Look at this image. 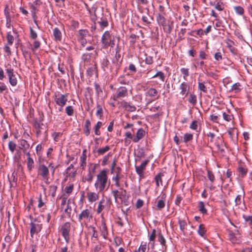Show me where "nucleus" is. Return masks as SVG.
Wrapping results in <instances>:
<instances>
[{"label": "nucleus", "mask_w": 252, "mask_h": 252, "mask_svg": "<svg viewBox=\"0 0 252 252\" xmlns=\"http://www.w3.org/2000/svg\"><path fill=\"white\" fill-rule=\"evenodd\" d=\"M94 187L98 190V192H104L107 190L109 187V182L106 169L100 171L97 175Z\"/></svg>", "instance_id": "obj_1"}, {"label": "nucleus", "mask_w": 252, "mask_h": 252, "mask_svg": "<svg viewBox=\"0 0 252 252\" xmlns=\"http://www.w3.org/2000/svg\"><path fill=\"white\" fill-rule=\"evenodd\" d=\"M67 96L66 94H61L59 92L56 93L54 94V100L56 103L63 108L67 101Z\"/></svg>", "instance_id": "obj_2"}, {"label": "nucleus", "mask_w": 252, "mask_h": 252, "mask_svg": "<svg viewBox=\"0 0 252 252\" xmlns=\"http://www.w3.org/2000/svg\"><path fill=\"white\" fill-rule=\"evenodd\" d=\"M71 229V224L66 222L62 226L61 231L66 243H68L70 240L69 233Z\"/></svg>", "instance_id": "obj_3"}, {"label": "nucleus", "mask_w": 252, "mask_h": 252, "mask_svg": "<svg viewBox=\"0 0 252 252\" xmlns=\"http://www.w3.org/2000/svg\"><path fill=\"white\" fill-rule=\"evenodd\" d=\"M97 164L94 163H90L88 168V173L85 177V180L89 183H91L94 177L95 173L96 167Z\"/></svg>", "instance_id": "obj_4"}, {"label": "nucleus", "mask_w": 252, "mask_h": 252, "mask_svg": "<svg viewBox=\"0 0 252 252\" xmlns=\"http://www.w3.org/2000/svg\"><path fill=\"white\" fill-rule=\"evenodd\" d=\"M92 218L93 216L92 215L91 210L90 209H86L82 211L79 215L78 220L82 224V221H90Z\"/></svg>", "instance_id": "obj_5"}, {"label": "nucleus", "mask_w": 252, "mask_h": 252, "mask_svg": "<svg viewBox=\"0 0 252 252\" xmlns=\"http://www.w3.org/2000/svg\"><path fill=\"white\" fill-rule=\"evenodd\" d=\"M128 95L127 89L123 86L120 87L117 90V93L113 96V99L117 100Z\"/></svg>", "instance_id": "obj_6"}, {"label": "nucleus", "mask_w": 252, "mask_h": 252, "mask_svg": "<svg viewBox=\"0 0 252 252\" xmlns=\"http://www.w3.org/2000/svg\"><path fill=\"white\" fill-rule=\"evenodd\" d=\"M111 35L109 31L104 32L102 36L101 42L102 44V48L107 49L109 46V43L112 38Z\"/></svg>", "instance_id": "obj_7"}, {"label": "nucleus", "mask_w": 252, "mask_h": 252, "mask_svg": "<svg viewBox=\"0 0 252 252\" xmlns=\"http://www.w3.org/2000/svg\"><path fill=\"white\" fill-rule=\"evenodd\" d=\"M6 72L7 74L9 82L12 86H15L17 84V80L14 73V70L13 68L9 67L6 69Z\"/></svg>", "instance_id": "obj_8"}, {"label": "nucleus", "mask_w": 252, "mask_h": 252, "mask_svg": "<svg viewBox=\"0 0 252 252\" xmlns=\"http://www.w3.org/2000/svg\"><path fill=\"white\" fill-rule=\"evenodd\" d=\"M31 230L30 234L32 238L33 237L34 234L38 233L42 229V224L39 223H35L31 222L30 223Z\"/></svg>", "instance_id": "obj_9"}, {"label": "nucleus", "mask_w": 252, "mask_h": 252, "mask_svg": "<svg viewBox=\"0 0 252 252\" xmlns=\"http://www.w3.org/2000/svg\"><path fill=\"white\" fill-rule=\"evenodd\" d=\"M38 174L44 179H48L49 175V170L47 166L44 164L39 166Z\"/></svg>", "instance_id": "obj_10"}, {"label": "nucleus", "mask_w": 252, "mask_h": 252, "mask_svg": "<svg viewBox=\"0 0 252 252\" xmlns=\"http://www.w3.org/2000/svg\"><path fill=\"white\" fill-rule=\"evenodd\" d=\"M149 162V160L147 159L143 161L139 166L135 165L136 173L141 176L143 174V171L146 169V167Z\"/></svg>", "instance_id": "obj_11"}, {"label": "nucleus", "mask_w": 252, "mask_h": 252, "mask_svg": "<svg viewBox=\"0 0 252 252\" xmlns=\"http://www.w3.org/2000/svg\"><path fill=\"white\" fill-rule=\"evenodd\" d=\"M95 15L96 16V19L97 20V23L99 25L100 28L101 29H103L105 27H107L108 25V23L107 19L106 17L103 15V14H101V17H99L96 16L95 13Z\"/></svg>", "instance_id": "obj_12"}, {"label": "nucleus", "mask_w": 252, "mask_h": 252, "mask_svg": "<svg viewBox=\"0 0 252 252\" xmlns=\"http://www.w3.org/2000/svg\"><path fill=\"white\" fill-rule=\"evenodd\" d=\"M18 142L19 144V149L22 150L23 152L28 151L32 147V145L30 147V144L25 139H20Z\"/></svg>", "instance_id": "obj_13"}, {"label": "nucleus", "mask_w": 252, "mask_h": 252, "mask_svg": "<svg viewBox=\"0 0 252 252\" xmlns=\"http://www.w3.org/2000/svg\"><path fill=\"white\" fill-rule=\"evenodd\" d=\"M166 195L165 192H162L160 198L158 200L157 207L159 210L162 209L165 205Z\"/></svg>", "instance_id": "obj_14"}, {"label": "nucleus", "mask_w": 252, "mask_h": 252, "mask_svg": "<svg viewBox=\"0 0 252 252\" xmlns=\"http://www.w3.org/2000/svg\"><path fill=\"white\" fill-rule=\"evenodd\" d=\"M121 106L125 110L132 112L136 111V107L134 105H130L129 103L123 101L121 102Z\"/></svg>", "instance_id": "obj_15"}, {"label": "nucleus", "mask_w": 252, "mask_h": 252, "mask_svg": "<svg viewBox=\"0 0 252 252\" xmlns=\"http://www.w3.org/2000/svg\"><path fill=\"white\" fill-rule=\"evenodd\" d=\"M145 135V130L140 128L138 129L136 136L133 138L132 141L134 143H137L140 139H142Z\"/></svg>", "instance_id": "obj_16"}, {"label": "nucleus", "mask_w": 252, "mask_h": 252, "mask_svg": "<svg viewBox=\"0 0 252 252\" xmlns=\"http://www.w3.org/2000/svg\"><path fill=\"white\" fill-rule=\"evenodd\" d=\"M179 89L181 90L180 94L187 96L189 91V86L187 83L184 82L180 85Z\"/></svg>", "instance_id": "obj_17"}, {"label": "nucleus", "mask_w": 252, "mask_h": 252, "mask_svg": "<svg viewBox=\"0 0 252 252\" xmlns=\"http://www.w3.org/2000/svg\"><path fill=\"white\" fill-rule=\"evenodd\" d=\"M87 197L90 203H93L98 199L99 195L98 193L94 192H88Z\"/></svg>", "instance_id": "obj_18"}, {"label": "nucleus", "mask_w": 252, "mask_h": 252, "mask_svg": "<svg viewBox=\"0 0 252 252\" xmlns=\"http://www.w3.org/2000/svg\"><path fill=\"white\" fill-rule=\"evenodd\" d=\"M158 91L153 88H151L146 92V95L147 96H150L152 97H156V99L158 98L159 95L158 96Z\"/></svg>", "instance_id": "obj_19"}, {"label": "nucleus", "mask_w": 252, "mask_h": 252, "mask_svg": "<svg viewBox=\"0 0 252 252\" xmlns=\"http://www.w3.org/2000/svg\"><path fill=\"white\" fill-rule=\"evenodd\" d=\"M27 166L28 170L29 172H31L34 168V161L32 158H27Z\"/></svg>", "instance_id": "obj_20"}, {"label": "nucleus", "mask_w": 252, "mask_h": 252, "mask_svg": "<svg viewBox=\"0 0 252 252\" xmlns=\"http://www.w3.org/2000/svg\"><path fill=\"white\" fill-rule=\"evenodd\" d=\"M91 125V124L90 120H86L84 128V132L87 136H89L90 134Z\"/></svg>", "instance_id": "obj_21"}, {"label": "nucleus", "mask_w": 252, "mask_h": 252, "mask_svg": "<svg viewBox=\"0 0 252 252\" xmlns=\"http://www.w3.org/2000/svg\"><path fill=\"white\" fill-rule=\"evenodd\" d=\"M101 235L104 239H106L108 235L107 228L104 221H102V227L100 228Z\"/></svg>", "instance_id": "obj_22"}, {"label": "nucleus", "mask_w": 252, "mask_h": 252, "mask_svg": "<svg viewBox=\"0 0 252 252\" xmlns=\"http://www.w3.org/2000/svg\"><path fill=\"white\" fill-rule=\"evenodd\" d=\"M228 238L229 240L231 241L232 243L234 244L239 243V239L235 236V234L234 232H233L232 231L229 230L228 231Z\"/></svg>", "instance_id": "obj_23"}, {"label": "nucleus", "mask_w": 252, "mask_h": 252, "mask_svg": "<svg viewBox=\"0 0 252 252\" xmlns=\"http://www.w3.org/2000/svg\"><path fill=\"white\" fill-rule=\"evenodd\" d=\"M53 35L56 40L61 41L62 33L60 30L58 28H55L53 30Z\"/></svg>", "instance_id": "obj_24"}, {"label": "nucleus", "mask_w": 252, "mask_h": 252, "mask_svg": "<svg viewBox=\"0 0 252 252\" xmlns=\"http://www.w3.org/2000/svg\"><path fill=\"white\" fill-rule=\"evenodd\" d=\"M162 26L163 27L164 32L169 34L171 32L173 29V22H172L170 24L166 23Z\"/></svg>", "instance_id": "obj_25"}, {"label": "nucleus", "mask_w": 252, "mask_h": 252, "mask_svg": "<svg viewBox=\"0 0 252 252\" xmlns=\"http://www.w3.org/2000/svg\"><path fill=\"white\" fill-rule=\"evenodd\" d=\"M87 35H89V32L87 30H80L78 32V39L86 38Z\"/></svg>", "instance_id": "obj_26"}, {"label": "nucleus", "mask_w": 252, "mask_h": 252, "mask_svg": "<svg viewBox=\"0 0 252 252\" xmlns=\"http://www.w3.org/2000/svg\"><path fill=\"white\" fill-rule=\"evenodd\" d=\"M57 189V185H52L49 187V192L52 197L55 196Z\"/></svg>", "instance_id": "obj_27"}, {"label": "nucleus", "mask_w": 252, "mask_h": 252, "mask_svg": "<svg viewBox=\"0 0 252 252\" xmlns=\"http://www.w3.org/2000/svg\"><path fill=\"white\" fill-rule=\"evenodd\" d=\"M163 176V173L160 172L158 174H157L155 177V180L156 183L157 187H159V183H160L161 185H162L161 177Z\"/></svg>", "instance_id": "obj_28"}, {"label": "nucleus", "mask_w": 252, "mask_h": 252, "mask_svg": "<svg viewBox=\"0 0 252 252\" xmlns=\"http://www.w3.org/2000/svg\"><path fill=\"white\" fill-rule=\"evenodd\" d=\"M157 20L160 25H163L166 24V20L163 15L161 13H158L157 17Z\"/></svg>", "instance_id": "obj_29"}, {"label": "nucleus", "mask_w": 252, "mask_h": 252, "mask_svg": "<svg viewBox=\"0 0 252 252\" xmlns=\"http://www.w3.org/2000/svg\"><path fill=\"white\" fill-rule=\"evenodd\" d=\"M199 211L203 215L207 214V210L205 208L204 203L202 201H199L198 205Z\"/></svg>", "instance_id": "obj_30"}, {"label": "nucleus", "mask_w": 252, "mask_h": 252, "mask_svg": "<svg viewBox=\"0 0 252 252\" xmlns=\"http://www.w3.org/2000/svg\"><path fill=\"white\" fill-rule=\"evenodd\" d=\"M96 72V65H94L93 66L90 67L87 70V74L90 77L92 76Z\"/></svg>", "instance_id": "obj_31"}, {"label": "nucleus", "mask_w": 252, "mask_h": 252, "mask_svg": "<svg viewBox=\"0 0 252 252\" xmlns=\"http://www.w3.org/2000/svg\"><path fill=\"white\" fill-rule=\"evenodd\" d=\"M105 202V200L102 198L99 202L98 207L96 210V212L98 214H100L104 208V205L103 203Z\"/></svg>", "instance_id": "obj_32"}, {"label": "nucleus", "mask_w": 252, "mask_h": 252, "mask_svg": "<svg viewBox=\"0 0 252 252\" xmlns=\"http://www.w3.org/2000/svg\"><path fill=\"white\" fill-rule=\"evenodd\" d=\"M109 63V61L107 58V57H105L101 61V67L103 68V70H105L106 68H108V64Z\"/></svg>", "instance_id": "obj_33"}, {"label": "nucleus", "mask_w": 252, "mask_h": 252, "mask_svg": "<svg viewBox=\"0 0 252 252\" xmlns=\"http://www.w3.org/2000/svg\"><path fill=\"white\" fill-rule=\"evenodd\" d=\"M102 125V123L101 122H98L94 127V133L96 135H100V132L99 129Z\"/></svg>", "instance_id": "obj_34"}, {"label": "nucleus", "mask_w": 252, "mask_h": 252, "mask_svg": "<svg viewBox=\"0 0 252 252\" xmlns=\"http://www.w3.org/2000/svg\"><path fill=\"white\" fill-rule=\"evenodd\" d=\"M110 149V147L109 146H106L104 148H99L97 150V153L98 155H102L104 154L106 152L108 151Z\"/></svg>", "instance_id": "obj_35"}, {"label": "nucleus", "mask_w": 252, "mask_h": 252, "mask_svg": "<svg viewBox=\"0 0 252 252\" xmlns=\"http://www.w3.org/2000/svg\"><path fill=\"white\" fill-rule=\"evenodd\" d=\"M189 102L190 103H191L193 105H195L197 102L196 95L193 94H190L189 98Z\"/></svg>", "instance_id": "obj_36"}, {"label": "nucleus", "mask_w": 252, "mask_h": 252, "mask_svg": "<svg viewBox=\"0 0 252 252\" xmlns=\"http://www.w3.org/2000/svg\"><path fill=\"white\" fill-rule=\"evenodd\" d=\"M9 10V9L8 5H6L4 10V13L7 21V24H8V22H10V17Z\"/></svg>", "instance_id": "obj_37"}, {"label": "nucleus", "mask_w": 252, "mask_h": 252, "mask_svg": "<svg viewBox=\"0 0 252 252\" xmlns=\"http://www.w3.org/2000/svg\"><path fill=\"white\" fill-rule=\"evenodd\" d=\"M86 155L85 154H83L82 156L80 157V161H81V164L80 167L82 169H84L86 165Z\"/></svg>", "instance_id": "obj_38"}, {"label": "nucleus", "mask_w": 252, "mask_h": 252, "mask_svg": "<svg viewBox=\"0 0 252 252\" xmlns=\"http://www.w3.org/2000/svg\"><path fill=\"white\" fill-rule=\"evenodd\" d=\"M206 229L204 224H200L199 226L198 233L201 236H203L206 233Z\"/></svg>", "instance_id": "obj_39"}, {"label": "nucleus", "mask_w": 252, "mask_h": 252, "mask_svg": "<svg viewBox=\"0 0 252 252\" xmlns=\"http://www.w3.org/2000/svg\"><path fill=\"white\" fill-rule=\"evenodd\" d=\"M159 77L162 82H164L165 80L164 74L161 71H158L155 75H154L152 78Z\"/></svg>", "instance_id": "obj_40"}, {"label": "nucleus", "mask_w": 252, "mask_h": 252, "mask_svg": "<svg viewBox=\"0 0 252 252\" xmlns=\"http://www.w3.org/2000/svg\"><path fill=\"white\" fill-rule=\"evenodd\" d=\"M73 189H74V185L73 184H71L69 185L68 186H67L65 187L64 191L67 194L69 195L70 194H71L72 192Z\"/></svg>", "instance_id": "obj_41"}, {"label": "nucleus", "mask_w": 252, "mask_h": 252, "mask_svg": "<svg viewBox=\"0 0 252 252\" xmlns=\"http://www.w3.org/2000/svg\"><path fill=\"white\" fill-rule=\"evenodd\" d=\"M234 9L236 13L238 15H243L244 13V8L240 6H234Z\"/></svg>", "instance_id": "obj_42"}, {"label": "nucleus", "mask_w": 252, "mask_h": 252, "mask_svg": "<svg viewBox=\"0 0 252 252\" xmlns=\"http://www.w3.org/2000/svg\"><path fill=\"white\" fill-rule=\"evenodd\" d=\"M193 135L191 133H186L184 135V142L187 143L192 140Z\"/></svg>", "instance_id": "obj_43"}, {"label": "nucleus", "mask_w": 252, "mask_h": 252, "mask_svg": "<svg viewBox=\"0 0 252 252\" xmlns=\"http://www.w3.org/2000/svg\"><path fill=\"white\" fill-rule=\"evenodd\" d=\"M245 195V192H243V196H242L241 195H238L235 199V203L236 206L239 205L241 202L242 200L243 199L244 196Z\"/></svg>", "instance_id": "obj_44"}, {"label": "nucleus", "mask_w": 252, "mask_h": 252, "mask_svg": "<svg viewBox=\"0 0 252 252\" xmlns=\"http://www.w3.org/2000/svg\"><path fill=\"white\" fill-rule=\"evenodd\" d=\"M65 112L68 116H72L74 112V110L72 106H68L65 109Z\"/></svg>", "instance_id": "obj_45"}, {"label": "nucleus", "mask_w": 252, "mask_h": 252, "mask_svg": "<svg viewBox=\"0 0 252 252\" xmlns=\"http://www.w3.org/2000/svg\"><path fill=\"white\" fill-rule=\"evenodd\" d=\"M96 107L97 110L96 111V115L97 116H98L100 118H101L103 116V110L102 107L100 104H97Z\"/></svg>", "instance_id": "obj_46"}, {"label": "nucleus", "mask_w": 252, "mask_h": 252, "mask_svg": "<svg viewBox=\"0 0 252 252\" xmlns=\"http://www.w3.org/2000/svg\"><path fill=\"white\" fill-rule=\"evenodd\" d=\"M238 171L240 174L241 175L242 177H244V176H245L248 172L247 169L242 166L239 167L238 168Z\"/></svg>", "instance_id": "obj_47"}, {"label": "nucleus", "mask_w": 252, "mask_h": 252, "mask_svg": "<svg viewBox=\"0 0 252 252\" xmlns=\"http://www.w3.org/2000/svg\"><path fill=\"white\" fill-rule=\"evenodd\" d=\"M222 117L223 119L227 122L230 121L233 118V116L232 115H230L226 112L222 113Z\"/></svg>", "instance_id": "obj_48"}, {"label": "nucleus", "mask_w": 252, "mask_h": 252, "mask_svg": "<svg viewBox=\"0 0 252 252\" xmlns=\"http://www.w3.org/2000/svg\"><path fill=\"white\" fill-rule=\"evenodd\" d=\"M145 157V153L143 149H141L138 151L137 158H135L136 162L138 160H140L141 158Z\"/></svg>", "instance_id": "obj_49"}, {"label": "nucleus", "mask_w": 252, "mask_h": 252, "mask_svg": "<svg viewBox=\"0 0 252 252\" xmlns=\"http://www.w3.org/2000/svg\"><path fill=\"white\" fill-rule=\"evenodd\" d=\"M241 86L240 84L239 83H236L233 85V86L231 87V90L234 91L235 93H238L239 92L241 89L240 87Z\"/></svg>", "instance_id": "obj_50"}, {"label": "nucleus", "mask_w": 252, "mask_h": 252, "mask_svg": "<svg viewBox=\"0 0 252 252\" xmlns=\"http://www.w3.org/2000/svg\"><path fill=\"white\" fill-rule=\"evenodd\" d=\"M6 38L7 40L8 44H9V45H12L14 41V37L11 34L10 32L7 33L6 35Z\"/></svg>", "instance_id": "obj_51"}, {"label": "nucleus", "mask_w": 252, "mask_h": 252, "mask_svg": "<svg viewBox=\"0 0 252 252\" xmlns=\"http://www.w3.org/2000/svg\"><path fill=\"white\" fill-rule=\"evenodd\" d=\"M66 173L67 174L66 177H70L74 178L76 175V170L75 169L72 170H71L68 171L66 170Z\"/></svg>", "instance_id": "obj_52"}, {"label": "nucleus", "mask_w": 252, "mask_h": 252, "mask_svg": "<svg viewBox=\"0 0 252 252\" xmlns=\"http://www.w3.org/2000/svg\"><path fill=\"white\" fill-rule=\"evenodd\" d=\"M158 240L161 245H165L166 243L165 239H164L163 235L160 232L158 234Z\"/></svg>", "instance_id": "obj_53"}, {"label": "nucleus", "mask_w": 252, "mask_h": 252, "mask_svg": "<svg viewBox=\"0 0 252 252\" xmlns=\"http://www.w3.org/2000/svg\"><path fill=\"white\" fill-rule=\"evenodd\" d=\"M16 147V145L14 142L11 141L9 142L8 148L12 153H13L15 151Z\"/></svg>", "instance_id": "obj_54"}, {"label": "nucleus", "mask_w": 252, "mask_h": 252, "mask_svg": "<svg viewBox=\"0 0 252 252\" xmlns=\"http://www.w3.org/2000/svg\"><path fill=\"white\" fill-rule=\"evenodd\" d=\"M181 73L184 75V79H186V77L189 75V69L188 68H182L181 69Z\"/></svg>", "instance_id": "obj_55"}, {"label": "nucleus", "mask_w": 252, "mask_h": 252, "mask_svg": "<svg viewBox=\"0 0 252 252\" xmlns=\"http://www.w3.org/2000/svg\"><path fill=\"white\" fill-rule=\"evenodd\" d=\"M179 223L180 225V229L183 231L187 225V222L185 220H179Z\"/></svg>", "instance_id": "obj_56"}, {"label": "nucleus", "mask_w": 252, "mask_h": 252, "mask_svg": "<svg viewBox=\"0 0 252 252\" xmlns=\"http://www.w3.org/2000/svg\"><path fill=\"white\" fill-rule=\"evenodd\" d=\"M129 37L131 39V40H130V44H131L132 45H134L135 43L136 39L137 38H139V36L136 35L135 34H131L130 35Z\"/></svg>", "instance_id": "obj_57"}, {"label": "nucleus", "mask_w": 252, "mask_h": 252, "mask_svg": "<svg viewBox=\"0 0 252 252\" xmlns=\"http://www.w3.org/2000/svg\"><path fill=\"white\" fill-rule=\"evenodd\" d=\"M198 89L204 93L207 92V89L203 83H198Z\"/></svg>", "instance_id": "obj_58"}, {"label": "nucleus", "mask_w": 252, "mask_h": 252, "mask_svg": "<svg viewBox=\"0 0 252 252\" xmlns=\"http://www.w3.org/2000/svg\"><path fill=\"white\" fill-rule=\"evenodd\" d=\"M208 178L209 180L212 183L215 180V176L213 173V172L210 170H208L207 171Z\"/></svg>", "instance_id": "obj_59"}, {"label": "nucleus", "mask_w": 252, "mask_h": 252, "mask_svg": "<svg viewBox=\"0 0 252 252\" xmlns=\"http://www.w3.org/2000/svg\"><path fill=\"white\" fill-rule=\"evenodd\" d=\"M91 53H84L82 56V59L84 61L89 60L91 58Z\"/></svg>", "instance_id": "obj_60"}, {"label": "nucleus", "mask_w": 252, "mask_h": 252, "mask_svg": "<svg viewBox=\"0 0 252 252\" xmlns=\"http://www.w3.org/2000/svg\"><path fill=\"white\" fill-rule=\"evenodd\" d=\"M198 122L196 120H194L192 122L191 124L190 125V128L193 130H196L198 127Z\"/></svg>", "instance_id": "obj_61"}, {"label": "nucleus", "mask_w": 252, "mask_h": 252, "mask_svg": "<svg viewBox=\"0 0 252 252\" xmlns=\"http://www.w3.org/2000/svg\"><path fill=\"white\" fill-rule=\"evenodd\" d=\"M112 193L113 195V196H114L116 201H117V197H120L122 194V193L120 192H119L118 190H113L112 191Z\"/></svg>", "instance_id": "obj_62"}, {"label": "nucleus", "mask_w": 252, "mask_h": 252, "mask_svg": "<svg viewBox=\"0 0 252 252\" xmlns=\"http://www.w3.org/2000/svg\"><path fill=\"white\" fill-rule=\"evenodd\" d=\"M128 69L132 73H135L137 71L136 68L134 64L130 63L128 66Z\"/></svg>", "instance_id": "obj_63"}, {"label": "nucleus", "mask_w": 252, "mask_h": 252, "mask_svg": "<svg viewBox=\"0 0 252 252\" xmlns=\"http://www.w3.org/2000/svg\"><path fill=\"white\" fill-rule=\"evenodd\" d=\"M94 88L95 91L98 95H99L100 93H102V91L99 85L96 82L94 83Z\"/></svg>", "instance_id": "obj_64"}]
</instances>
